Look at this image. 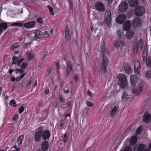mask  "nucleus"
Wrapping results in <instances>:
<instances>
[{
  "label": "nucleus",
  "mask_w": 151,
  "mask_h": 151,
  "mask_svg": "<svg viewBox=\"0 0 151 151\" xmlns=\"http://www.w3.org/2000/svg\"><path fill=\"white\" fill-rule=\"evenodd\" d=\"M109 62V60L104 54L103 56V59L100 65L101 73V74H104L106 72Z\"/></svg>",
  "instance_id": "f257e3e1"
},
{
  "label": "nucleus",
  "mask_w": 151,
  "mask_h": 151,
  "mask_svg": "<svg viewBox=\"0 0 151 151\" xmlns=\"http://www.w3.org/2000/svg\"><path fill=\"white\" fill-rule=\"evenodd\" d=\"M118 84L122 88H124L127 85V78L125 75L123 74H119L118 77Z\"/></svg>",
  "instance_id": "f03ea898"
},
{
  "label": "nucleus",
  "mask_w": 151,
  "mask_h": 151,
  "mask_svg": "<svg viewBox=\"0 0 151 151\" xmlns=\"http://www.w3.org/2000/svg\"><path fill=\"white\" fill-rule=\"evenodd\" d=\"M145 9L143 6H138L135 8L134 13L137 16L140 17L145 13Z\"/></svg>",
  "instance_id": "7ed1b4c3"
},
{
  "label": "nucleus",
  "mask_w": 151,
  "mask_h": 151,
  "mask_svg": "<svg viewBox=\"0 0 151 151\" xmlns=\"http://www.w3.org/2000/svg\"><path fill=\"white\" fill-rule=\"evenodd\" d=\"M38 129L39 131L35 132L34 135L35 140L37 142H39L40 141L41 137H42V132L44 130L42 126L39 127Z\"/></svg>",
  "instance_id": "20e7f679"
},
{
  "label": "nucleus",
  "mask_w": 151,
  "mask_h": 151,
  "mask_svg": "<svg viewBox=\"0 0 151 151\" xmlns=\"http://www.w3.org/2000/svg\"><path fill=\"white\" fill-rule=\"evenodd\" d=\"M144 86V82L143 81H141L140 83L138 89L134 88L132 90L133 94L136 95H139L142 91L143 88Z\"/></svg>",
  "instance_id": "39448f33"
},
{
  "label": "nucleus",
  "mask_w": 151,
  "mask_h": 151,
  "mask_svg": "<svg viewBox=\"0 0 151 151\" xmlns=\"http://www.w3.org/2000/svg\"><path fill=\"white\" fill-rule=\"evenodd\" d=\"M96 9L100 12H104L105 9V6L100 1L97 2L95 4Z\"/></svg>",
  "instance_id": "423d86ee"
},
{
  "label": "nucleus",
  "mask_w": 151,
  "mask_h": 151,
  "mask_svg": "<svg viewBox=\"0 0 151 151\" xmlns=\"http://www.w3.org/2000/svg\"><path fill=\"white\" fill-rule=\"evenodd\" d=\"M134 71L136 74H139L140 71V64L139 61L135 60L134 61Z\"/></svg>",
  "instance_id": "0eeeda50"
},
{
  "label": "nucleus",
  "mask_w": 151,
  "mask_h": 151,
  "mask_svg": "<svg viewBox=\"0 0 151 151\" xmlns=\"http://www.w3.org/2000/svg\"><path fill=\"white\" fill-rule=\"evenodd\" d=\"M105 19L106 25L109 26L111 19V14L110 11H107L106 13Z\"/></svg>",
  "instance_id": "6e6552de"
},
{
  "label": "nucleus",
  "mask_w": 151,
  "mask_h": 151,
  "mask_svg": "<svg viewBox=\"0 0 151 151\" xmlns=\"http://www.w3.org/2000/svg\"><path fill=\"white\" fill-rule=\"evenodd\" d=\"M142 120L145 123H149L151 122V115L148 112L144 113Z\"/></svg>",
  "instance_id": "1a4fd4ad"
},
{
  "label": "nucleus",
  "mask_w": 151,
  "mask_h": 151,
  "mask_svg": "<svg viewBox=\"0 0 151 151\" xmlns=\"http://www.w3.org/2000/svg\"><path fill=\"white\" fill-rule=\"evenodd\" d=\"M131 85L132 87H134L137 83L138 78L135 75H131L130 76Z\"/></svg>",
  "instance_id": "9d476101"
},
{
  "label": "nucleus",
  "mask_w": 151,
  "mask_h": 151,
  "mask_svg": "<svg viewBox=\"0 0 151 151\" xmlns=\"http://www.w3.org/2000/svg\"><path fill=\"white\" fill-rule=\"evenodd\" d=\"M128 5L125 1L119 5V9L120 12H122L126 11L128 8Z\"/></svg>",
  "instance_id": "9b49d317"
},
{
  "label": "nucleus",
  "mask_w": 151,
  "mask_h": 151,
  "mask_svg": "<svg viewBox=\"0 0 151 151\" xmlns=\"http://www.w3.org/2000/svg\"><path fill=\"white\" fill-rule=\"evenodd\" d=\"M42 138L45 141L49 139L50 138L51 134L50 132L47 130H45L42 132Z\"/></svg>",
  "instance_id": "f8f14e48"
},
{
  "label": "nucleus",
  "mask_w": 151,
  "mask_h": 151,
  "mask_svg": "<svg viewBox=\"0 0 151 151\" xmlns=\"http://www.w3.org/2000/svg\"><path fill=\"white\" fill-rule=\"evenodd\" d=\"M142 23V21L140 18L136 17L132 21V26L134 27H136L140 25Z\"/></svg>",
  "instance_id": "ddd939ff"
},
{
  "label": "nucleus",
  "mask_w": 151,
  "mask_h": 151,
  "mask_svg": "<svg viewBox=\"0 0 151 151\" xmlns=\"http://www.w3.org/2000/svg\"><path fill=\"white\" fill-rule=\"evenodd\" d=\"M126 19V16L123 14H120L117 17L116 21L117 22L120 24H122Z\"/></svg>",
  "instance_id": "4468645a"
},
{
  "label": "nucleus",
  "mask_w": 151,
  "mask_h": 151,
  "mask_svg": "<svg viewBox=\"0 0 151 151\" xmlns=\"http://www.w3.org/2000/svg\"><path fill=\"white\" fill-rule=\"evenodd\" d=\"M124 44V41L123 39H119L116 41L114 45L115 47H123Z\"/></svg>",
  "instance_id": "2eb2a0df"
},
{
  "label": "nucleus",
  "mask_w": 151,
  "mask_h": 151,
  "mask_svg": "<svg viewBox=\"0 0 151 151\" xmlns=\"http://www.w3.org/2000/svg\"><path fill=\"white\" fill-rule=\"evenodd\" d=\"M35 24V23L34 21H32L25 23L24 26L26 28H31L34 27Z\"/></svg>",
  "instance_id": "dca6fc26"
},
{
  "label": "nucleus",
  "mask_w": 151,
  "mask_h": 151,
  "mask_svg": "<svg viewBox=\"0 0 151 151\" xmlns=\"http://www.w3.org/2000/svg\"><path fill=\"white\" fill-rule=\"evenodd\" d=\"M131 22L129 20L126 21L124 24V29L126 30L127 31L130 29Z\"/></svg>",
  "instance_id": "f3484780"
},
{
  "label": "nucleus",
  "mask_w": 151,
  "mask_h": 151,
  "mask_svg": "<svg viewBox=\"0 0 151 151\" xmlns=\"http://www.w3.org/2000/svg\"><path fill=\"white\" fill-rule=\"evenodd\" d=\"M48 142L46 141H45L42 143L41 146V148L42 150V151H46L48 149Z\"/></svg>",
  "instance_id": "a211bd4d"
},
{
  "label": "nucleus",
  "mask_w": 151,
  "mask_h": 151,
  "mask_svg": "<svg viewBox=\"0 0 151 151\" xmlns=\"http://www.w3.org/2000/svg\"><path fill=\"white\" fill-rule=\"evenodd\" d=\"M139 4L138 0H129V5L132 7H135Z\"/></svg>",
  "instance_id": "6ab92c4d"
},
{
  "label": "nucleus",
  "mask_w": 151,
  "mask_h": 151,
  "mask_svg": "<svg viewBox=\"0 0 151 151\" xmlns=\"http://www.w3.org/2000/svg\"><path fill=\"white\" fill-rule=\"evenodd\" d=\"M137 137L136 135L133 136L129 141V143L131 145H134L137 140Z\"/></svg>",
  "instance_id": "aec40b11"
},
{
  "label": "nucleus",
  "mask_w": 151,
  "mask_h": 151,
  "mask_svg": "<svg viewBox=\"0 0 151 151\" xmlns=\"http://www.w3.org/2000/svg\"><path fill=\"white\" fill-rule=\"evenodd\" d=\"M126 37L128 39L132 38L134 36V32L132 30L127 31Z\"/></svg>",
  "instance_id": "412c9836"
},
{
  "label": "nucleus",
  "mask_w": 151,
  "mask_h": 151,
  "mask_svg": "<svg viewBox=\"0 0 151 151\" xmlns=\"http://www.w3.org/2000/svg\"><path fill=\"white\" fill-rule=\"evenodd\" d=\"M27 57L29 61L32 60L34 57V54L33 52L31 51L27 54Z\"/></svg>",
  "instance_id": "4be33fe9"
},
{
  "label": "nucleus",
  "mask_w": 151,
  "mask_h": 151,
  "mask_svg": "<svg viewBox=\"0 0 151 151\" xmlns=\"http://www.w3.org/2000/svg\"><path fill=\"white\" fill-rule=\"evenodd\" d=\"M67 76L68 77L70 74L72 70V67L71 64L69 63H67Z\"/></svg>",
  "instance_id": "5701e85b"
},
{
  "label": "nucleus",
  "mask_w": 151,
  "mask_h": 151,
  "mask_svg": "<svg viewBox=\"0 0 151 151\" xmlns=\"http://www.w3.org/2000/svg\"><path fill=\"white\" fill-rule=\"evenodd\" d=\"M125 72L127 74H130L132 73V70L131 68L129 66L128 64L124 65Z\"/></svg>",
  "instance_id": "b1692460"
},
{
  "label": "nucleus",
  "mask_w": 151,
  "mask_h": 151,
  "mask_svg": "<svg viewBox=\"0 0 151 151\" xmlns=\"http://www.w3.org/2000/svg\"><path fill=\"white\" fill-rule=\"evenodd\" d=\"M129 96L127 94L126 92L125 91H124L122 93V99L123 101H127L129 98Z\"/></svg>",
  "instance_id": "393cba45"
},
{
  "label": "nucleus",
  "mask_w": 151,
  "mask_h": 151,
  "mask_svg": "<svg viewBox=\"0 0 151 151\" xmlns=\"http://www.w3.org/2000/svg\"><path fill=\"white\" fill-rule=\"evenodd\" d=\"M145 61L147 67L148 68L151 67V57H148Z\"/></svg>",
  "instance_id": "a878e982"
},
{
  "label": "nucleus",
  "mask_w": 151,
  "mask_h": 151,
  "mask_svg": "<svg viewBox=\"0 0 151 151\" xmlns=\"http://www.w3.org/2000/svg\"><path fill=\"white\" fill-rule=\"evenodd\" d=\"M42 32L39 30H37L35 32V37L36 38H40L42 36Z\"/></svg>",
  "instance_id": "bb28decb"
},
{
  "label": "nucleus",
  "mask_w": 151,
  "mask_h": 151,
  "mask_svg": "<svg viewBox=\"0 0 151 151\" xmlns=\"http://www.w3.org/2000/svg\"><path fill=\"white\" fill-rule=\"evenodd\" d=\"M145 145L143 144H140L138 148V151H145Z\"/></svg>",
  "instance_id": "cd10ccee"
},
{
  "label": "nucleus",
  "mask_w": 151,
  "mask_h": 151,
  "mask_svg": "<svg viewBox=\"0 0 151 151\" xmlns=\"http://www.w3.org/2000/svg\"><path fill=\"white\" fill-rule=\"evenodd\" d=\"M24 136L23 134H22L18 138L17 142L19 145H20L22 144V139H24Z\"/></svg>",
  "instance_id": "c85d7f7f"
},
{
  "label": "nucleus",
  "mask_w": 151,
  "mask_h": 151,
  "mask_svg": "<svg viewBox=\"0 0 151 151\" xmlns=\"http://www.w3.org/2000/svg\"><path fill=\"white\" fill-rule=\"evenodd\" d=\"M65 30V37L66 39L68 40L70 37L69 31L68 27H66Z\"/></svg>",
  "instance_id": "c756f323"
},
{
  "label": "nucleus",
  "mask_w": 151,
  "mask_h": 151,
  "mask_svg": "<svg viewBox=\"0 0 151 151\" xmlns=\"http://www.w3.org/2000/svg\"><path fill=\"white\" fill-rule=\"evenodd\" d=\"M143 128L141 125H139L136 130V133L137 135L140 134L142 131Z\"/></svg>",
  "instance_id": "7c9ffc66"
},
{
  "label": "nucleus",
  "mask_w": 151,
  "mask_h": 151,
  "mask_svg": "<svg viewBox=\"0 0 151 151\" xmlns=\"http://www.w3.org/2000/svg\"><path fill=\"white\" fill-rule=\"evenodd\" d=\"M9 104L13 107H15L17 106V103L14 99H12L10 101Z\"/></svg>",
  "instance_id": "2f4dec72"
},
{
  "label": "nucleus",
  "mask_w": 151,
  "mask_h": 151,
  "mask_svg": "<svg viewBox=\"0 0 151 151\" xmlns=\"http://www.w3.org/2000/svg\"><path fill=\"white\" fill-rule=\"evenodd\" d=\"M12 63L13 64H15L17 63L18 58H17V56L15 55L12 58Z\"/></svg>",
  "instance_id": "473e14b6"
},
{
  "label": "nucleus",
  "mask_w": 151,
  "mask_h": 151,
  "mask_svg": "<svg viewBox=\"0 0 151 151\" xmlns=\"http://www.w3.org/2000/svg\"><path fill=\"white\" fill-rule=\"evenodd\" d=\"M7 24L6 23H1L0 24V27L2 29H5L7 27Z\"/></svg>",
  "instance_id": "72a5a7b5"
},
{
  "label": "nucleus",
  "mask_w": 151,
  "mask_h": 151,
  "mask_svg": "<svg viewBox=\"0 0 151 151\" xmlns=\"http://www.w3.org/2000/svg\"><path fill=\"white\" fill-rule=\"evenodd\" d=\"M138 44L140 47V49H142L143 46V40L141 38L139 39Z\"/></svg>",
  "instance_id": "f704fd0d"
},
{
  "label": "nucleus",
  "mask_w": 151,
  "mask_h": 151,
  "mask_svg": "<svg viewBox=\"0 0 151 151\" xmlns=\"http://www.w3.org/2000/svg\"><path fill=\"white\" fill-rule=\"evenodd\" d=\"M117 109L116 106H114L112 109L110 113V116H113L114 115V114L116 112Z\"/></svg>",
  "instance_id": "c9c22d12"
},
{
  "label": "nucleus",
  "mask_w": 151,
  "mask_h": 151,
  "mask_svg": "<svg viewBox=\"0 0 151 151\" xmlns=\"http://www.w3.org/2000/svg\"><path fill=\"white\" fill-rule=\"evenodd\" d=\"M24 60V58H22L18 61L17 63V66L19 68L21 66V64L23 63V60Z\"/></svg>",
  "instance_id": "e433bc0d"
},
{
  "label": "nucleus",
  "mask_w": 151,
  "mask_h": 151,
  "mask_svg": "<svg viewBox=\"0 0 151 151\" xmlns=\"http://www.w3.org/2000/svg\"><path fill=\"white\" fill-rule=\"evenodd\" d=\"M23 24L22 23H14L12 24V26H19L21 27H23Z\"/></svg>",
  "instance_id": "4c0bfd02"
},
{
  "label": "nucleus",
  "mask_w": 151,
  "mask_h": 151,
  "mask_svg": "<svg viewBox=\"0 0 151 151\" xmlns=\"http://www.w3.org/2000/svg\"><path fill=\"white\" fill-rule=\"evenodd\" d=\"M28 64L27 62H24L22 63V65L21 66V69H24L28 66Z\"/></svg>",
  "instance_id": "58836bf2"
},
{
  "label": "nucleus",
  "mask_w": 151,
  "mask_h": 151,
  "mask_svg": "<svg viewBox=\"0 0 151 151\" xmlns=\"http://www.w3.org/2000/svg\"><path fill=\"white\" fill-rule=\"evenodd\" d=\"M47 7L48 8L49 11H50V14L52 15H54V13L52 7L49 5L47 6Z\"/></svg>",
  "instance_id": "ea45409f"
},
{
  "label": "nucleus",
  "mask_w": 151,
  "mask_h": 151,
  "mask_svg": "<svg viewBox=\"0 0 151 151\" xmlns=\"http://www.w3.org/2000/svg\"><path fill=\"white\" fill-rule=\"evenodd\" d=\"M146 77L147 78H151V71H148L145 74Z\"/></svg>",
  "instance_id": "a19ab883"
},
{
  "label": "nucleus",
  "mask_w": 151,
  "mask_h": 151,
  "mask_svg": "<svg viewBox=\"0 0 151 151\" xmlns=\"http://www.w3.org/2000/svg\"><path fill=\"white\" fill-rule=\"evenodd\" d=\"M147 52H143L142 58H143V60L144 61H145V60H146L147 59Z\"/></svg>",
  "instance_id": "79ce46f5"
},
{
  "label": "nucleus",
  "mask_w": 151,
  "mask_h": 151,
  "mask_svg": "<svg viewBox=\"0 0 151 151\" xmlns=\"http://www.w3.org/2000/svg\"><path fill=\"white\" fill-rule=\"evenodd\" d=\"M19 119V116L18 114H16L14 115L12 119L14 121H15L17 120H18Z\"/></svg>",
  "instance_id": "37998d69"
},
{
  "label": "nucleus",
  "mask_w": 151,
  "mask_h": 151,
  "mask_svg": "<svg viewBox=\"0 0 151 151\" xmlns=\"http://www.w3.org/2000/svg\"><path fill=\"white\" fill-rule=\"evenodd\" d=\"M34 78H30V80L29 81V82L26 85L27 87H28L29 86H30L31 84L33 82V81L34 80Z\"/></svg>",
  "instance_id": "c03bdc74"
},
{
  "label": "nucleus",
  "mask_w": 151,
  "mask_h": 151,
  "mask_svg": "<svg viewBox=\"0 0 151 151\" xmlns=\"http://www.w3.org/2000/svg\"><path fill=\"white\" fill-rule=\"evenodd\" d=\"M64 138L63 139V144L65 145V143L67 142L66 139H68V137L67 134H64L63 135Z\"/></svg>",
  "instance_id": "a18cd8bd"
},
{
  "label": "nucleus",
  "mask_w": 151,
  "mask_h": 151,
  "mask_svg": "<svg viewBox=\"0 0 151 151\" xmlns=\"http://www.w3.org/2000/svg\"><path fill=\"white\" fill-rule=\"evenodd\" d=\"M24 107L23 106H21L19 109V113L21 114L24 111Z\"/></svg>",
  "instance_id": "49530a36"
},
{
  "label": "nucleus",
  "mask_w": 151,
  "mask_h": 151,
  "mask_svg": "<svg viewBox=\"0 0 151 151\" xmlns=\"http://www.w3.org/2000/svg\"><path fill=\"white\" fill-rule=\"evenodd\" d=\"M133 50L134 53H136L137 52L138 46L137 43L135 44L134 46L133 47Z\"/></svg>",
  "instance_id": "de8ad7c7"
},
{
  "label": "nucleus",
  "mask_w": 151,
  "mask_h": 151,
  "mask_svg": "<svg viewBox=\"0 0 151 151\" xmlns=\"http://www.w3.org/2000/svg\"><path fill=\"white\" fill-rule=\"evenodd\" d=\"M124 151H132V149L130 146H127L125 148Z\"/></svg>",
  "instance_id": "09e8293b"
},
{
  "label": "nucleus",
  "mask_w": 151,
  "mask_h": 151,
  "mask_svg": "<svg viewBox=\"0 0 151 151\" xmlns=\"http://www.w3.org/2000/svg\"><path fill=\"white\" fill-rule=\"evenodd\" d=\"M37 22L40 23H43V19L42 18L40 17L37 19Z\"/></svg>",
  "instance_id": "8fccbe9b"
},
{
  "label": "nucleus",
  "mask_w": 151,
  "mask_h": 151,
  "mask_svg": "<svg viewBox=\"0 0 151 151\" xmlns=\"http://www.w3.org/2000/svg\"><path fill=\"white\" fill-rule=\"evenodd\" d=\"M86 104L88 106L90 107H93L94 106L93 104L90 101H86Z\"/></svg>",
  "instance_id": "3c124183"
},
{
  "label": "nucleus",
  "mask_w": 151,
  "mask_h": 151,
  "mask_svg": "<svg viewBox=\"0 0 151 151\" xmlns=\"http://www.w3.org/2000/svg\"><path fill=\"white\" fill-rule=\"evenodd\" d=\"M30 45V43L28 42L25 43L23 45V47L25 48H28V46Z\"/></svg>",
  "instance_id": "603ef678"
},
{
  "label": "nucleus",
  "mask_w": 151,
  "mask_h": 151,
  "mask_svg": "<svg viewBox=\"0 0 151 151\" xmlns=\"http://www.w3.org/2000/svg\"><path fill=\"white\" fill-rule=\"evenodd\" d=\"M117 35L119 37L120 39H121L122 37V34L121 32L120 31H118L117 32Z\"/></svg>",
  "instance_id": "864d4df0"
},
{
  "label": "nucleus",
  "mask_w": 151,
  "mask_h": 151,
  "mask_svg": "<svg viewBox=\"0 0 151 151\" xmlns=\"http://www.w3.org/2000/svg\"><path fill=\"white\" fill-rule=\"evenodd\" d=\"M22 70L23 69L17 68L16 69V71L17 72H18L20 73H22L24 71Z\"/></svg>",
  "instance_id": "5fc2aeb1"
},
{
  "label": "nucleus",
  "mask_w": 151,
  "mask_h": 151,
  "mask_svg": "<svg viewBox=\"0 0 151 151\" xmlns=\"http://www.w3.org/2000/svg\"><path fill=\"white\" fill-rule=\"evenodd\" d=\"M59 97V100H60V103H63L64 102V101L63 100V98L60 96Z\"/></svg>",
  "instance_id": "6e6d98bb"
},
{
  "label": "nucleus",
  "mask_w": 151,
  "mask_h": 151,
  "mask_svg": "<svg viewBox=\"0 0 151 151\" xmlns=\"http://www.w3.org/2000/svg\"><path fill=\"white\" fill-rule=\"evenodd\" d=\"M143 52H147V45H145L144 50Z\"/></svg>",
  "instance_id": "4d7b16f0"
},
{
  "label": "nucleus",
  "mask_w": 151,
  "mask_h": 151,
  "mask_svg": "<svg viewBox=\"0 0 151 151\" xmlns=\"http://www.w3.org/2000/svg\"><path fill=\"white\" fill-rule=\"evenodd\" d=\"M45 94L47 95L49 93V89L48 88H46L45 91Z\"/></svg>",
  "instance_id": "13d9d810"
},
{
  "label": "nucleus",
  "mask_w": 151,
  "mask_h": 151,
  "mask_svg": "<svg viewBox=\"0 0 151 151\" xmlns=\"http://www.w3.org/2000/svg\"><path fill=\"white\" fill-rule=\"evenodd\" d=\"M87 94L90 97H91L92 96V94L89 91H87Z\"/></svg>",
  "instance_id": "bf43d9fd"
},
{
  "label": "nucleus",
  "mask_w": 151,
  "mask_h": 151,
  "mask_svg": "<svg viewBox=\"0 0 151 151\" xmlns=\"http://www.w3.org/2000/svg\"><path fill=\"white\" fill-rule=\"evenodd\" d=\"M22 79V78H21L20 77L18 76L16 78V80L17 82H19Z\"/></svg>",
  "instance_id": "052dcab7"
},
{
  "label": "nucleus",
  "mask_w": 151,
  "mask_h": 151,
  "mask_svg": "<svg viewBox=\"0 0 151 151\" xmlns=\"http://www.w3.org/2000/svg\"><path fill=\"white\" fill-rule=\"evenodd\" d=\"M51 71V69L50 67H49L48 68L47 70V72L49 73V74H50Z\"/></svg>",
  "instance_id": "680f3d73"
},
{
  "label": "nucleus",
  "mask_w": 151,
  "mask_h": 151,
  "mask_svg": "<svg viewBox=\"0 0 151 151\" xmlns=\"http://www.w3.org/2000/svg\"><path fill=\"white\" fill-rule=\"evenodd\" d=\"M44 55L43 56V58H45L46 57L47 55V52L46 51H45L44 52Z\"/></svg>",
  "instance_id": "e2e57ef3"
},
{
  "label": "nucleus",
  "mask_w": 151,
  "mask_h": 151,
  "mask_svg": "<svg viewBox=\"0 0 151 151\" xmlns=\"http://www.w3.org/2000/svg\"><path fill=\"white\" fill-rule=\"evenodd\" d=\"M15 47L17 48L18 47H15L14 45H12L11 46V49L12 50H13Z\"/></svg>",
  "instance_id": "0e129e2a"
},
{
  "label": "nucleus",
  "mask_w": 151,
  "mask_h": 151,
  "mask_svg": "<svg viewBox=\"0 0 151 151\" xmlns=\"http://www.w3.org/2000/svg\"><path fill=\"white\" fill-rule=\"evenodd\" d=\"M78 77L77 76V75H75V80L76 82L78 81Z\"/></svg>",
  "instance_id": "69168bd1"
},
{
  "label": "nucleus",
  "mask_w": 151,
  "mask_h": 151,
  "mask_svg": "<svg viewBox=\"0 0 151 151\" xmlns=\"http://www.w3.org/2000/svg\"><path fill=\"white\" fill-rule=\"evenodd\" d=\"M25 75V74L24 73H23L21 75V76H20L21 78L22 79Z\"/></svg>",
  "instance_id": "338daca9"
},
{
  "label": "nucleus",
  "mask_w": 151,
  "mask_h": 151,
  "mask_svg": "<svg viewBox=\"0 0 151 151\" xmlns=\"http://www.w3.org/2000/svg\"><path fill=\"white\" fill-rule=\"evenodd\" d=\"M45 34L46 35H50V32L49 31H45Z\"/></svg>",
  "instance_id": "774afa93"
}]
</instances>
